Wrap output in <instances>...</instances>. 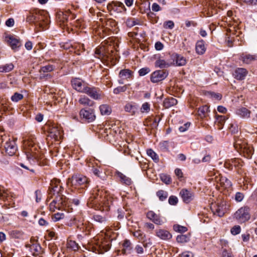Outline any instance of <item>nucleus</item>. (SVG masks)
Instances as JSON below:
<instances>
[{
    "label": "nucleus",
    "mask_w": 257,
    "mask_h": 257,
    "mask_svg": "<svg viewBox=\"0 0 257 257\" xmlns=\"http://www.w3.org/2000/svg\"><path fill=\"white\" fill-rule=\"evenodd\" d=\"M92 195L89 198V201L95 209L101 211H107L109 210L112 201L106 191L97 186L93 189Z\"/></svg>",
    "instance_id": "nucleus-1"
},
{
    "label": "nucleus",
    "mask_w": 257,
    "mask_h": 257,
    "mask_svg": "<svg viewBox=\"0 0 257 257\" xmlns=\"http://www.w3.org/2000/svg\"><path fill=\"white\" fill-rule=\"evenodd\" d=\"M27 22L34 23L40 28L39 31L46 30L49 23V17L46 12L33 10L29 12L26 19Z\"/></svg>",
    "instance_id": "nucleus-2"
},
{
    "label": "nucleus",
    "mask_w": 257,
    "mask_h": 257,
    "mask_svg": "<svg viewBox=\"0 0 257 257\" xmlns=\"http://www.w3.org/2000/svg\"><path fill=\"white\" fill-rule=\"evenodd\" d=\"M88 179L86 177L81 175H73L69 178L67 184L72 187V189L83 190L87 187Z\"/></svg>",
    "instance_id": "nucleus-3"
},
{
    "label": "nucleus",
    "mask_w": 257,
    "mask_h": 257,
    "mask_svg": "<svg viewBox=\"0 0 257 257\" xmlns=\"http://www.w3.org/2000/svg\"><path fill=\"white\" fill-rule=\"evenodd\" d=\"M24 145L26 149V154L28 159H38L39 156L37 153V146L33 137L25 140Z\"/></svg>",
    "instance_id": "nucleus-4"
},
{
    "label": "nucleus",
    "mask_w": 257,
    "mask_h": 257,
    "mask_svg": "<svg viewBox=\"0 0 257 257\" xmlns=\"http://www.w3.org/2000/svg\"><path fill=\"white\" fill-rule=\"evenodd\" d=\"M250 217V208L247 206L240 207L234 214V218L241 223L248 221Z\"/></svg>",
    "instance_id": "nucleus-5"
},
{
    "label": "nucleus",
    "mask_w": 257,
    "mask_h": 257,
    "mask_svg": "<svg viewBox=\"0 0 257 257\" xmlns=\"http://www.w3.org/2000/svg\"><path fill=\"white\" fill-rule=\"evenodd\" d=\"M48 126V137L53 139L54 141H59L62 136L61 129L57 124L48 122L46 123Z\"/></svg>",
    "instance_id": "nucleus-6"
},
{
    "label": "nucleus",
    "mask_w": 257,
    "mask_h": 257,
    "mask_svg": "<svg viewBox=\"0 0 257 257\" xmlns=\"http://www.w3.org/2000/svg\"><path fill=\"white\" fill-rule=\"evenodd\" d=\"M2 142L4 144V147L5 152L7 154L10 156H12L15 154L17 151V147L16 144V141L14 139L9 138L4 142L5 139L2 137Z\"/></svg>",
    "instance_id": "nucleus-7"
},
{
    "label": "nucleus",
    "mask_w": 257,
    "mask_h": 257,
    "mask_svg": "<svg viewBox=\"0 0 257 257\" xmlns=\"http://www.w3.org/2000/svg\"><path fill=\"white\" fill-rule=\"evenodd\" d=\"M168 75V72L165 70H156L151 74L150 80L153 83H158L164 80Z\"/></svg>",
    "instance_id": "nucleus-8"
},
{
    "label": "nucleus",
    "mask_w": 257,
    "mask_h": 257,
    "mask_svg": "<svg viewBox=\"0 0 257 257\" xmlns=\"http://www.w3.org/2000/svg\"><path fill=\"white\" fill-rule=\"evenodd\" d=\"M107 8L109 11L117 13H125L126 11L123 4L117 1L112 2L108 4Z\"/></svg>",
    "instance_id": "nucleus-9"
},
{
    "label": "nucleus",
    "mask_w": 257,
    "mask_h": 257,
    "mask_svg": "<svg viewBox=\"0 0 257 257\" xmlns=\"http://www.w3.org/2000/svg\"><path fill=\"white\" fill-rule=\"evenodd\" d=\"M83 93L87 94L90 97L95 100L100 99L103 97V95L100 90L94 87H90L87 86Z\"/></svg>",
    "instance_id": "nucleus-10"
},
{
    "label": "nucleus",
    "mask_w": 257,
    "mask_h": 257,
    "mask_svg": "<svg viewBox=\"0 0 257 257\" xmlns=\"http://www.w3.org/2000/svg\"><path fill=\"white\" fill-rule=\"evenodd\" d=\"M71 85L73 89L77 91L83 93L85 88L87 87V84L79 78H73L71 81Z\"/></svg>",
    "instance_id": "nucleus-11"
},
{
    "label": "nucleus",
    "mask_w": 257,
    "mask_h": 257,
    "mask_svg": "<svg viewBox=\"0 0 257 257\" xmlns=\"http://www.w3.org/2000/svg\"><path fill=\"white\" fill-rule=\"evenodd\" d=\"M63 187L60 184V181L57 179H53L51 181V186L49 188V195H54L61 192Z\"/></svg>",
    "instance_id": "nucleus-12"
},
{
    "label": "nucleus",
    "mask_w": 257,
    "mask_h": 257,
    "mask_svg": "<svg viewBox=\"0 0 257 257\" xmlns=\"http://www.w3.org/2000/svg\"><path fill=\"white\" fill-rule=\"evenodd\" d=\"M80 115L83 118H84L88 122H92L95 119L94 111L92 109H82L80 111Z\"/></svg>",
    "instance_id": "nucleus-13"
},
{
    "label": "nucleus",
    "mask_w": 257,
    "mask_h": 257,
    "mask_svg": "<svg viewBox=\"0 0 257 257\" xmlns=\"http://www.w3.org/2000/svg\"><path fill=\"white\" fill-rule=\"evenodd\" d=\"M70 15L69 10L66 11L65 12L60 11L57 14V20L58 23L61 26H65L68 21V17Z\"/></svg>",
    "instance_id": "nucleus-14"
},
{
    "label": "nucleus",
    "mask_w": 257,
    "mask_h": 257,
    "mask_svg": "<svg viewBox=\"0 0 257 257\" xmlns=\"http://www.w3.org/2000/svg\"><path fill=\"white\" fill-rule=\"evenodd\" d=\"M5 41L11 47V48L16 51L17 48L21 46L20 41L12 35H9L5 37Z\"/></svg>",
    "instance_id": "nucleus-15"
},
{
    "label": "nucleus",
    "mask_w": 257,
    "mask_h": 257,
    "mask_svg": "<svg viewBox=\"0 0 257 257\" xmlns=\"http://www.w3.org/2000/svg\"><path fill=\"white\" fill-rule=\"evenodd\" d=\"M180 195L183 201L186 203L191 202L194 198V193L186 189H182L180 192Z\"/></svg>",
    "instance_id": "nucleus-16"
},
{
    "label": "nucleus",
    "mask_w": 257,
    "mask_h": 257,
    "mask_svg": "<svg viewBox=\"0 0 257 257\" xmlns=\"http://www.w3.org/2000/svg\"><path fill=\"white\" fill-rule=\"evenodd\" d=\"M0 197L4 200H7L11 203L16 198V195L14 193L5 190L3 187L0 186Z\"/></svg>",
    "instance_id": "nucleus-17"
},
{
    "label": "nucleus",
    "mask_w": 257,
    "mask_h": 257,
    "mask_svg": "<svg viewBox=\"0 0 257 257\" xmlns=\"http://www.w3.org/2000/svg\"><path fill=\"white\" fill-rule=\"evenodd\" d=\"M49 196L50 198H53V201L55 202L57 205L60 206L61 208L66 205L67 198L62 194L61 192L55 194V195L51 194Z\"/></svg>",
    "instance_id": "nucleus-18"
},
{
    "label": "nucleus",
    "mask_w": 257,
    "mask_h": 257,
    "mask_svg": "<svg viewBox=\"0 0 257 257\" xmlns=\"http://www.w3.org/2000/svg\"><path fill=\"white\" fill-rule=\"evenodd\" d=\"M133 76V72L130 69H125L120 71L119 73V78L120 79L118 80L119 84H123V80H128L131 78Z\"/></svg>",
    "instance_id": "nucleus-19"
},
{
    "label": "nucleus",
    "mask_w": 257,
    "mask_h": 257,
    "mask_svg": "<svg viewBox=\"0 0 257 257\" xmlns=\"http://www.w3.org/2000/svg\"><path fill=\"white\" fill-rule=\"evenodd\" d=\"M211 209L214 215L219 217L223 216L225 213L224 205L222 203L212 204Z\"/></svg>",
    "instance_id": "nucleus-20"
},
{
    "label": "nucleus",
    "mask_w": 257,
    "mask_h": 257,
    "mask_svg": "<svg viewBox=\"0 0 257 257\" xmlns=\"http://www.w3.org/2000/svg\"><path fill=\"white\" fill-rule=\"evenodd\" d=\"M95 248L99 253H103L109 250L110 245L106 241L98 240L96 242Z\"/></svg>",
    "instance_id": "nucleus-21"
},
{
    "label": "nucleus",
    "mask_w": 257,
    "mask_h": 257,
    "mask_svg": "<svg viewBox=\"0 0 257 257\" xmlns=\"http://www.w3.org/2000/svg\"><path fill=\"white\" fill-rule=\"evenodd\" d=\"M147 216L149 219L157 225H162L164 222L163 220L161 218L159 215L156 214L153 211L148 212Z\"/></svg>",
    "instance_id": "nucleus-22"
},
{
    "label": "nucleus",
    "mask_w": 257,
    "mask_h": 257,
    "mask_svg": "<svg viewBox=\"0 0 257 257\" xmlns=\"http://www.w3.org/2000/svg\"><path fill=\"white\" fill-rule=\"evenodd\" d=\"M240 59L243 62V63L249 64L252 62L257 60V55L242 53L240 55Z\"/></svg>",
    "instance_id": "nucleus-23"
},
{
    "label": "nucleus",
    "mask_w": 257,
    "mask_h": 257,
    "mask_svg": "<svg viewBox=\"0 0 257 257\" xmlns=\"http://www.w3.org/2000/svg\"><path fill=\"white\" fill-rule=\"evenodd\" d=\"M248 73L247 70L243 68H238L235 69L233 75L237 80H243Z\"/></svg>",
    "instance_id": "nucleus-24"
},
{
    "label": "nucleus",
    "mask_w": 257,
    "mask_h": 257,
    "mask_svg": "<svg viewBox=\"0 0 257 257\" xmlns=\"http://www.w3.org/2000/svg\"><path fill=\"white\" fill-rule=\"evenodd\" d=\"M241 151L243 154V156L248 159L250 158L253 154V149L251 146H249L248 145H242L240 146Z\"/></svg>",
    "instance_id": "nucleus-25"
},
{
    "label": "nucleus",
    "mask_w": 257,
    "mask_h": 257,
    "mask_svg": "<svg viewBox=\"0 0 257 257\" xmlns=\"http://www.w3.org/2000/svg\"><path fill=\"white\" fill-rule=\"evenodd\" d=\"M94 221L101 225L104 226L108 222V218L106 215L100 214H94L93 216Z\"/></svg>",
    "instance_id": "nucleus-26"
},
{
    "label": "nucleus",
    "mask_w": 257,
    "mask_h": 257,
    "mask_svg": "<svg viewBox=\"0 0 257 257\" xmlns=\"http://www.w3.org/2000/svg\"><path fill=\"white\" fill-rule=\"evenodd\" d=\"M156 235L163 240L169 239L172 237L171 234L168 231L162 229L156 230Z\"/></svg>",
    "instance_id": "nucleus-27"
},
{
    "label": "nucleus",
    "mask_w": 257,
    "mask_h": 257,
    "mask_svg": "<svg viewBox=\"0 0 257 257\" xmlns=\"http://www.w3.org/2000/svg\"><path fill=\"white\" fill-rule=\"evenodd\" d=\"M124 109L131 115H135L137 111L138 106L135 103L128 102L124 105Z\"/></svg>",
    "instance_id": "nucleus-28"
},
{
    "label": "nucleus",
    "mask_w": 257,
    "mask_h": 257,
    "mask_svg": "<svg viewBox=\"0 0 257 257\" xmlns=\"http://www.w3.org/2000/svg\"><path fill=\"white\" fill-rule=\"evenodd\" d=\"M228 165H231L235 168L239 169L242 167L241 161L240 159L234 158L226 161L224 163L225 167H228Z\"/></svg>",
    "instance_id": "nucleus-29"
},
{
    "label": "nucleus",
    "mask_w": 257,
    "mask_h": 257,
    "mask_svg": "<svg viewBox=\"0 0 257 257\" xmlns=\"http://www.w3.org/2000/svg\"><path fill=\"white\" fill-rule=\"evenodd\" d=\"M172 64L170 61L165 60L162 58H159L155 62V67L160 68H166L170 67Z\"/></svg>",
    "instance_id": "nucleus-30"
},
{
    "label": "nucleus",
    "mask_w": 257,
    "mask_h": 257,
    "mask_svg": "<svg viewBox=\"0 0 257 257\" xmlns=\"http://www.w3.org/2000/svg\"><path fill=\"white\" fill-rule=\"evenodd\" d=\"M206 51L204 41L202 40L197 42L196 44V52L199 55L203 54Z\"/></svg>",
    "instance_id": "nucleus-31"
},
{
    "label": "nucleus",
    "mask_w": 257,
    "mask_h": 257,
    "mask_svg": "<svg viewBox=\"0 0 257 257\" xmlns=\"http://www.w3.org/2000/svg\"><path fill=\"white\" fill-rule=\"evenodd\" d=\"M132 244L131 242L128 239H125L123 242V248L121 249L122 253L127 254L130 253L132 250Z\"/></svg>",
    "instance_id": "nucleus-32"
},
{
    "label": "nucleus",
    "mask_w": 257,
    "mask_h": 257,
    "mask_svg": "<svg viewBox=\"0 0 257 257\" xmlns=\"http://www.w3.org/2000/svg\"><path fill=\"white\" fill-rule=\"evenodd\" d=\"M236 114L242 118H249L251 111L245 107H241L236 110Z\"/></svg>",
    "instance_id": "nucleus-33"
},
{
    "label": "nucleus",
    "mask_w": 257,
    "mask_h": 257,
    "mask_svg": "<svg viewBox=\"0 0 257 257\" xmlns=\"http://www.w3.org/2000/svg\"><path fill=\"white\" fill-rule=\"evenodd\" d=\"M99 110L102 115H108L111 112V107L107 104L100 105L99 106Z\"/></svg>",
    "instance_id": "nucleus-34"
},
{
    "label": "nucleus",
    "mask_w": 257,
    "mask_h": 257,
    "mask_svg": "<svg viewBox=\"0 0 257 257\" xmlns=\"http://www.w3.org/2000/svg\"><path fill=\"white\" fill-rule=\"evenodd\" d=\"M14 68V65L12 63L5 64L0 66V72L8 73L11 71Z\"/></svg>",
    "instance_id": "nucleus-35"
},
{
    "label": "nucleus",
    "mask_w": 257,
    "mask_h": 257,
    "mask_svg": "<svg viewBox=\"0 0 257 257\" xmlns=\"http://www.w3.org/2000/svg\"><path fill=\"white\" fill-rule=\"evenodd\" d=\"M78 102L82 105L84 106H91L93 105L94 102L91 100L89 98L85 96H82L79 98Z\"/></svg>",
    "instance_id": "nucleus-36"
},
{
    "label": "nucleus",
    "mask_w": 257,
    "mask_h": 257,
    "mask_svg": "<svg viewBox=\"0 0 257 257\" xmlns=\"http://www.w3.org/2000/svg\"><path fill=\"white\" fill-rule=\"evenodd\" d=\"M116 175L117 177L120 178V181L122 183L126 184V185H130L131 184L132 180L128 177L119 172H116Z\"/></svg>",
    "instance_id": "nucleus-37"
},
{
    "label": "nucleus",
    "mask_w": 257,
    "mask_h": 257,
    "mask_svg": "<svg viewBox=\"0 0 257 257\" xmlns=\"http://www.w3.org/2000/svg\"><path fill=\"white\" fill-rule=\"evenodd\" d=\"M175 62L177 66H182L186 64L187 60L183 56L176 54L175 56Z\"/></svg>",
    "instance_id": "nucleus-38"
},
{
    "label": "nucleus",
    "mask_w": 257,
    "mask_h": 257,
    "mask_svg": "<svg viewBox=\"0 0 257 257\" xmlns=\"http://www.w3.org/2000/svg\"><path fill=\"white\" fill-rule=\"evenodd\" d=\"M177 103V100L176 99L170 97L168 98H166L165 99L164 101V104L165 107L168 108L171 106L176 105Z\"/></svg>",
    "instance_id": "nucleus-39"
},
{
    "label": "nucleus",
    "mask_w": 257,
    "mask_h": 257,
    "mask_svg": "<svg viewBox=\"0 0 257 257\" xmlns=\"http://www.w3.org/2000/svg\"><path fill=\"white\" fill-rule=\"evenodd\" d=\"M208 111L209 107L207 105L200 107L198 110L199 115L202 118L206 117Z\"/></svg>",
    "instance_id": "nucleus-40"
},
{
    "label": "nucleus",
    "mask_w": 257,
    "mask_h": 257,
    "mask_svg": "<svg viewBox=\"0 0 257 257\" xmlns=\"http://www.w3.org/2000/svg\"><path fill=\"white\" fill-rule=\"evenodd\" d=\"M147 154L149 157H150L153 160V161L155 162L158 163L159 162V156L153 150L148 149L147 151Z\"/></svg>",
    "instance_id": "nucleus-41"
},
{
    "label": "nucleus",
    "mask_w": 257,
    "mask_h": 257,
    "mask_svg": "<svg viewBox=\"0 0 257 257\" xmlns=\"http://www.w3.org/2000/svg\"><path fill=\"white\" fill-rule=\"evenodd\" d=\"M190 240L189 236L187 235L181 234L176 237V240L179 243H185Z\"/></svg>",
    "instance_id": "nucleus-42"
},
{
    "label": "nucleus",
    "mask_w": 257,
    "mask_h": 257,
    "mask_svg": "<svg viewBox=\"0 0 257 257\" xmlns=\"http://www.w3.org/2000/svg\"><path fill=\"white\" fill-rule=\"evenodd\" d=\"M67 247L69 248L72 249L74 251L78 250L79 246L75 241L69 240L67 242Z\"/></svg>",
    "instance_id": "nucleus-43"
},
{
    "label": "nucleus",
    "mask_w": 257,
    "mask_h": 257,
    "mask_svg": "<svg viewBox=\"0 0 257 257\" xmlns=\"http://www.w3.org/2000/svg\"><path fill=\"white\" fill-rule=\"evenodd\" d=\"M151 105L149 102H146L144 103L141 108L140 110L142 113H148L150 111Z\"/></svg>",
    "instance_id": "nucleus-44"
},
{
    "label": "nucleus",
    "mask_w": 257,
    "mask_h": 257,
    "mask_svg": "<svg viewBox=\"0 0 257 257\" xmlns=\"http://www.w3.org/2000/svg\"><path fill=\"white\" fill-rule=\"evenodd\" d=\"M11 236L15 238H20L22 237L23 232L21 230H12L10 233Z\"/></svg>",
    "instance_id": "nucleus-45"
},
{
    "label": "nucleus",
    "mask_w": 257,
    "mask_h": 257,
    "mask_svg": "<svg viewBox=\"0 0 257 257\" xmlns=\"http://www.w3.org/2000/svg\"><path fill=\"white\" fill-rule=\"evenodd\" d=\"M55 69V66L52 65L48 64L47 65L43 66L41 68V72H50L53 71Z\"/></svg>",
    "instance_id": "nucleus-46"
},
{
    "label": "nucleus",
    "mask_w": 257,
    "mask_h": 257,
    "mask_svg": "<svg viewBox=\"0 0 257 257\" xmlns=\"http://www.w3.org/2000/svg\"><path fill=\"white\" fill-rule=\"evenodd\" d=\"M24 97V96L23 94L19 93L18 92H15L13 95L11 97V100L13 102H18L20 100H22Z\"/></svg>",
    "instance_id": "nucleus-47"
},
{
    "label": "nucleus",
    "mask_w": 257,
    "mask_h": 257,
    "mask_svg": "<svg viewBox=\"0 0 257 257\" xmlns=\"http://www.w3.org/2000/svg\"><path fill=\"white\" fill-rule=\"evenodd\" d=\"M133 235H134V236L135 237H137V238H138L141 241L143 240L145 238V236H146L145 234H144V233L142 232L140 230H137V231H135L133 233Z\"/></svg>",
    "instance_id": "nucleus-48"
},
{
    "label": "nucleus",
    "mask_w": 257,
    "mask_h": 257,
    "mask_svg": "<svg viewBox=\"0 0 257 257\" xmlns=\"http://www.w3.org/2000/svg\"><path fill=\"white\" fill-rule=\"evenodd\" d=\"M173 229L175 231L179 232H185L187 230V227L178 224L174 225Z\"/></svg>",
    "instance_id": "nucleus-49"
},
{
    "label": "nucleus",
    "mask_w": 257,
    "mask_h": 257,
    "mask_svg": "<svg viewBox=\"0 0 257 257\" xmlns=\"http://www.w3.org/2000/svg\"><path fill=\"white\" fill-rule=\"evenodd\" d=\"M157 195L161 201H163L167 197V193L163 190H160L157 192Z\"/></svg>",
    "instance_id": "nucleus-50"
},
{
    "label": "nucleus",
    "mask_w": 257,
    "mask_h": 257,
    "mask_svg": "<svg viewBox=\"0 0 257 257\" xmlns=\"http://www.w3.org/2000/svg\"><path fill=\"white\" fill-rule=\"evenodd\" d=\"M40 76L39 78L43 80H47L52 78V75L46 72H41V70H39Z\"/></svg>",
    "instance_id": "nucleus-51"
},
{
    "label": "nucleus",
    "mask_w": 257,
    "mask_h": 257,
    "mask_svg": "<svg viewBox=\"0 0 257 257\" xmlns=\"http://www.w3.org/2000/svg\"><path fill=\"white\" fill-rule=\"evenodd\" d=\"M123 210H124V208L118 210V214L117 217L119 219H122L124 217H125V218H127L128 217V216L130 215L129 212L125 213L123 211Z\"/></svg>",
    "instance_id": "nucleus-52"
},
{
    "label": "nucleus",
    "mask_w": 257,
    "mask_h": 257,
    "mask_svg": "<svg viewBox=\"0 0 257 257\" xmlns=\"http://www.w3.org/2000/svg\"><path fill=\"white\" fill-rule=\"evenodd\" d=\"M241 228L239 225H235L230 230L231 233L234 235L239 234Z\"/></svg>",
    "instance_id": "nucleus-53"
},
{
    "label": "nucleus",
    "mask_w": 257,
    "mask_h": 257,
    "mask_svg": "<svg viewBox=\"0 0 257 257\" xmlns=\"http://www.w3.org/2000/svg\"><path fill=\"white\" fill-rule=\"evenodd\" d=\"M103 131L104 133L107 137H108L109 136H114L116 134V131L111 129L110 127L105 128Z\"/></svg>",
    "instance_id": "nucleus-54"
},
{
    "label": "nucleus",
    "mask_w": 257,
    "mask_h": 257,
    "mask_svg": "<svg viewBox=\"0 0 257 257\" xmlns=\"http://www.w3.org/2000/svg\"><path fill=\"white\" fill-rule=\"evenodd\" d=\"M126 86L124 85L123 86H119L113 89V93L114 94H117L120 92H124L126 90Z\"/></svg>",
    "instance_id": "nucleus-55"
},
{
    "label": "nucleus",
    "mask_w": 257,
    "mask_h": 257,
    "mask_svg": "<svg viewBox=\"0 0 257 257\" xmlns=\"http://www.w3.org/2000/svg\"><path fill=\"white\" fill-rule=\"evenodd\" d=\"M50 210L52 212H54L56 209H60L61 207L60 206H58L57 204L55 202L52 201L49 205Z\"/></svg>",
    "instance_id": "nucleus-56"
},
{
    "label": "nucleus",
    "mask_w": 257,
    "mask_h": 257,
    "mask_svg": "<svg viewBox=\"0 0 257 257\" xmlns=\"http://www.w3.org/2000/svg\"><path fill=\"white\" fill-rule=\"evenodd\" d=\"M161 179L166 184H169L171 183V178L167 175L162 174L161 175Z\"/></svg>",
    "instance_id": "nucleus-57"
},
{
    "label": "nucleus",
    "mask_w": 257,
    "mask_h": 257,
    "mask_svg": "<svg viewBox=\"0 0 257 257\" xmlns=\"http://www.w3.org/2000/svg\"><path fill=\"white\" fill-rule=\"evenodd\" d=\"M208 95L212 98H215L217 100H220L222 98V95L220 93H216L213 92H208Z\"/></svg>",
    "instance_id": "nucleus-58"
},
{
    "label": "nucleus",
    "mask_w": 257,
    "mask_h": 257,
    "mask_svg": "<svg viewBox=\"0 0 257 257\" xmlns=\"http://www.w3.org/2000/svg\"><path fill=\"white\" fill-rule=\"evenodd\" d=\"M135 250L138 254H143L144 252L143 246L140 244H137L135 247Z\"/></svg>",
    "instance_id": "nucleus-59"
},
{
    "label": "nucleus",
    "mask_w": 257,
    "mask_h": 257,
    "mask_svg": "<svg viewBox=\"0 0 257 257\" xmlns=\"http://www.w3.org/2000/svg\"><path fill=\"white\" fill-rule=\"evenodd\" d=\"M168 201L170 205H175L177 204L178 200L177 197L171 196L169 198Z\"/></svg>",
    "instance_id": "nucleus-60"
},
{
    "label": "nucleus",
    "mask_w": 257,
    "mask_h": 257,
    "mask_svg": "<svg viewBox=\"0 0 257 257\" xmlns=\"http://www.w3.org/2000/svg\"><path fill=\"white\" fill-rule=\"evenodd\" d=\"M244 198V195L242 193L238 192L235 195V200L237 202H241Z\"/></svg>",
    "instance_id": "nucleus-61"
},
{
    "label": "nucleus",
    "mask_w": 257,
    "mask_h": 257,
    "mask_svg": "<svg viewBox=\"0 0 257 257\" xmlns=\"http://www.w3.org/2000/svg\"><path fill=\"white\" fill-rule=\"evenodd\" d=\"M221 181V183H223L226 188H229L232 185L231 181L226 178H222Z\"/></svg>",
    "instance_id": "nucleus-62"
},
{
    "label": "nucleus",
    "mask_w": 257,
    "mask_h": 257,
    "mask_svg": "<svg viewBox=\"0 0 257 257\" xmlns=\"http://www.w3.org/2000/svg\"><path fill=\"white\" fill-rule=\"evenodd\" d=\"M190 123L187 122V123H185L184 124H183V125L180 126L179 127V131L180 132H185L186 130H188V128L190 126Z\"/></svg>",
    "instance_id": "nucleus-63"
},
{
    "label": "nucleus",
    "mask_w": 257,
    "mask_h": 257,
    "mask_svg": "<svg viewBox=\"0 0 257 257\" xmlns=\"http://www.w3.org/2000/svg\"><path fill=\"white\" fill-rule=\"evenodd\" d=\"M222 257H234L231 251L224 249L222 251Z\"/></svg>",
    "instance_id": "nucleus-64"
}]
</instances>
